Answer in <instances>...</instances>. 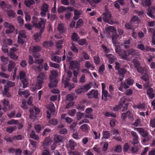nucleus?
Listing matches in <instances>:
<instances>
[{
  "label": "nucleus",
  "mask_w": 155,
  "mask_h": 155,
  "mask_svg": "<svg viewBox=\"0 0 155 155\" xmlns=\"http://www.w3.org/2000/svg\"><path fill=\"white\" fill-rule=\"evenodd\" d=\"M51 73L49 77L50 83L48 84L49 86L51 88L56 87L58 82V81L56 78L58 76V72L56 71L52 70Z\"/></svg>",
  "instance_id": "nucleus-1"
},
{
  "label": "nucleus",
  "mask_w": 155,
  "mask_h": 155,
  "mask_svg": "<svg viewBox=\"0 0 155 155\" xmlns=\"http://www.w3.org/2000/svg\"><path fill=\"white\" fill-rule=\"evenodd\" d=\"M103 21L105 23H108L109 24L112 25L114 23V21L112 19L110 12L107 10L103 14Z\"/></svg>",
  "instance_id": "nucleus-2"
},
{
  "label": "nucleus",
  "mask_w": 155,
  "mask_h": 155,
  "mask_svg": "<svg viewBox=\"0 0 155 155\" xmlns=\"http://www.w3.org/2000/svg\"><path fill=\"white\" fill-rule=\"evenodd\" d=\"M47 108L48 110L47 111V117L48 119L51 117V115H54V113L55 111V109L54 104L52 103L50 104L47 106Z\"/></svg>",
  "instance_id": "nucleus-3"
},
{
  "label": "nucleus",
  "mask_w": 155,
  "mask_h": 155,
  "mask_svg": "<svg viewBox=\"0 0 155 155\" xmlns=\"http://www.w3.org/2000/svg\"><path fill=\"white\" fill-rule=\"evenodd\" d=\"M20 79L21 83L23 84V88L26 87L28 83L27 79L26 78L25 74L24 71H21L20 72Z\"/></svg>",
  "instance_id": "nucleus-4"
},
{
  "label": "nucleus",
  "mask_w": 155,
  "mask_h": 155,
  "mask_svg": "<svg viewBox=\"0 0 155 155\" xmlns=\"http://www.w3.org/2000/svg\"><path fill=\"white\" fill-rule=\"evenodd\" d=\"M70 66L69 69L72 70L77 69L79 71L80 68V62L77 61H72L70 62Z\"/></svg>",
  "instance_id": "nucleus-5"
},
{
  "label": "nucleus",
  "mask_w": 155,
  "mask_h": 155,
  "mask_svg": "<svg viewBox=\"0 0 155 155\" xmlns=\"http://www.w3.org/2000/svg\"><path fill=\"white\" fill-rule=\"evenodd\" d=\"M45 26H44L40 29L39 32L35 33L34 35V38L37 42H39L41 38V35L44 31Z\"/></svg>",
  "instance_id": "nucleus-6"
},
{
  "label": "nucleus",
  "mask_w": 155,
  "mask_h": 155,
  "mask_svg": "<svg viewBox=\"0 0 155 155\" xmlns=\"http://www.w3.org/2000/svg\"><path fill=\"white\" fill-rule=\"evenodd\" d=\"M17 50V49L15 48H13L10 49L8 55L12 59L15 60L18 59V56L15 54V52Z\"/></svg>",
  "instance_id": "nucleus-7"
},
{
  "label": "nucleus",
  "mask_w": 155,
  "mask_h": 155,
  "mask_svg": "<svg viewBox=\"0 0 155 155\" xmlns=\"http://www.w3.org/2000/svg\"><path fill=\"white\" fill-rule=\"evenodd\" d=\"M89 98H92L94 97L95 98H98V92L97 90H93L90 91L87 94Z\"/></svg>",
  "instance_id": "nucleus-8"
},
{
  "label": "nucleus",
  "mask_w": 155,
  "mask_h": 155,
  "mask_svg": "<svg viewBox=\"0 0 155 155\" xmlns=\"http://www.w3.org/2000/svg\"><path fill=\"white\" fill-rule=\"evenodd\" d=\"M40 19V21H39L36 24H35V25L34 26L38 29H41L44 25L45 26V24L46 21L45 19L41 18Z\"/></svg>",
  "instance_id": "nucleus-9"
},
{
  "label": "nucleus",
  "mask_w": 155,
  "mask_h": 155,
  "mask_svg": "<svg viewBox=\"0 0 155 155\" xmlns=\"http://www.w3.org/2000/svg\"><path fill=\"white\" fill-rule=\"evenodd\" d=\"M131 134L133 137V140L131 142V143L135 145L138 143V137L137 133L134 131H132L131 132Z\"/></svg>",
  "instance_id": "nucleus-10"
},
{
  "label": "nucleus",
  "mask_w": 155,
  "mask_h": 155,
  "mask_svg": "<svg viewBox=\"0 0 155 155\" xmlns=\"http://www.w3.org/2000/svg\"><path fill=\"white\" fill-rule=\"evenodd\" d=\"M121 115V117L122 120H124L127 117H128L130 120H133V117L131 115V113L129 111H127L126 113H122Z\"/></svg>",
  "instance_id": "nucleus-11"
},
{
  "label": "nucleus",
  "mask_w": 155,
  "mask_h": 155,
  "mask_svg": "<svg viewBox=\"0 0 155 155\" xmlns=\"http://www.w3.org/2000/svg\"><path fill=\"white\" fill-rule=\"evenodd\" d=\"M155 11V8L154 7H151L149 8L148 9L147 15L152 18H154L155 16L153 15Z\"/></svg>",
  "instance_id": "nucleus-12"
},
{
  "label": "nucleus",
  "mask_w": 155,
  "mask_h": 155,
  "mask_svg": "<svg viewBox=\"0 0 155 155\" xmlns=\"http://www.w3.org/2000/svg\"><path fill=\"white\" fill-rule=\"evenodd\" d=\"M106 33L107 34H109L110 32L112 33L113 34L116 32L115 28L113 26H109L107 27L105 29Z\"/></svg>",
  "instance_id": "nucleus-13"
},
{
  "label": "nucleus",
  "mask_w": 155,
  "mask_h": 155,
  "mask_svg": "<svg viewBox=\"0 0 155 155\" xmlns=\"http://www.w3.org/2000/svg\"><path fill=\"white\" fill-rule=\"evenodd\" d=\"M128 55H133L140 56V55L139 52L137 50H134L133 49H130L128 51Z\"/></svg>",
  "instance_id": "nucleus-14"
},
{
  "label": "nucleus",
  "mask_w": 155,
  "mask_h": 155,
  "mask_svg": "<svg viewBox=\"0 0 155 155\" xmlns=\"http://www.w3.org/2000/svg\"><path fill=\"white\" fill-rule=\"evenodd\" d=\"M147 93L149 97L151 99H153L155 97L153 89L152 88H148L147 91Z\"/></svg>",
  "instance_id": "nucleus-15"
},
{
  "label": "nucleus",
  "mask_w": 155,
  "mask_h": 155,
  "mask_svg": "<svg viewBox=\"0 0 155 155\" xmlns=\"http://www.w3.org/2000/svg\"><path fill=\"white\" fill-rule=\"evenodd\" d=\"M57 29L60 33L61 34L65 32L66 30L64 27L63 24L61 23L58 24Z\"/></svg>",
  "instance_id": "nucleus-16"
},
{
  "label": "nucleus",
  "mask_w": 155,
  "mask_h": 155,
  "mask_svg": "<svg viewBox=\"0 0 155 155\" xmlns=\"http://www.w3.org/2000/svg\"><path fill=\"white\" fill-rule=\"evenodd\" d=\"M131 43V39H129L128 40H125L123 41V43L121 44V46H124L126 49L129 48H130V45Z\"/></svg>",
  "instance_id": "nucleus-17"
},
{
  "label": "nucleus",
  "mask_w": 155,
  "mask_h": 155,
  "mask_svg": "<svg viewBox=\"0 0 155 155\" xmlns=\"http://www.w3.org/2000/svg\"><path fill=\"white\" fill-rule=\"evenodd\" d=\"M77 145V143L72 139L70 140L68 142L67 146L71 149L73 150Z\"/></svg>",
  "instance_id": "nucleus-18"
},
{
  "label": "nucleus",
  "mask_w": 155,
  "mask_h": 155,
  "mask_svg": "<svg viewBox=\"0 0 155 155\" xmlns=\"http://www.w3.org/2000/svg\"><path fill=\"white\" fill-rule=\"evenodd\" d=\"M119 35L117 34V32L112 34L111 35V38L113 43L115 45L117 43V40L119 37Z\"/></svg>",
  "instance_id": "nucleus-19"
},
{
  "label": "nucleus",
  "mask_w": 155,
  "mask_h": 155,
  "mask_svg": "<svg viewBox=\"0 0 155 155\" xmlns=\"http://www.w3.org/2000/svg\"><path fill=\"white\" fill-rule=\"evenodd\" d=\"M9 63L8 66V71H12L13 68L15 67V63L12 61H10Z\"/></svg>",
  "instance_id": "nucleus-20"
},
{
  "label": "nucleus",
  "mask_w": 155,
  "mask_h": 155,
  "mask_svg": "<svg viewBox=\"0 0 155 155\" xmlns=\"http://www.w3.org/2000/svg\"><path fill=\"white\" fill-rule=\"evenodd\" d=\"M70 80L69 78H65L63 77L62 79V82L64 85V87H66L69 86L70 83L69 81Z\"/></svg>",
  "instance_id": "nucleus-21"
},
{
  "label": "nucleus",
  "mask_w": 155,
  "mask_h": 155,
  "mask_svg": "<svg viewBox=\"0 0 155 155\" xmlns=\"http://www.w3.org/2000/svg\"><path fill=\"white\" fill-rule=\"evenodd\" d=\"M118 74L120 77L122 78L121 79L120 78V81L123 79L124 76V74L126 73L127 70L123 68H120L118 70Z\"/></svg>",
  "instance_id": "nucleus-22"
},
{
  "label": "nucleus",
  "mask_w": 155,
  "mask_h": 155,
  "mask_svg": "<svg viewBox=\"0 0 155 155\" xmlns=\"http://www.w3.org/2000/svg\"><path fill=\"white\" fill-rule=\"evenodd\" d=\"M118 54L123 59H127L128 56L126 51L124 50H121Z\"/></svg>",
  "instance_id": "nucleus-23"
},
{
  "label": "nucleus",
  "mask_w": 155,
  "mask_h": 155,
  "mask_svg": "<svg viewBox=\"0 0 155 155\" xmlns=\"http://www.w3.org/2000/svg\"><path fill=\"white\" fill-rule=\"evenodd\" d=\"M7 14L9 18H13L15 17L16 14L12 10H7Z\"/></svg>",
  "instance_id": "nucleus-24"
},
{
  "label": "nucleus",
  "mask_w": 155,
  "mask_h": 155,
  "mask_svg": "<svg viewBox=\"0 0 155 155\" xmlns=\"http://www.w3.org/2000/svg\"><path fill=\"white\" fill-rule=\"evenodd\" d=\"M102 96L101 97V99L103 100L104 99V97H105V98L104 99V101H106L107 100V96L110 97V94H108L107 91L104 90H102Z\"/></svg>",
  "instance_id": "nucleus-25"
},
{
  "label": "nucleus",
  "mask_w": 155,
  "mask_h": 155,
  "mask_svg": "<svg viewBox=\"0 0 155 155\" xmlns=\"http://www.w3.org/2000/svg\"><path fill=\"white\" fill-rule=\"evenodd\" d=\"M138 130L140 133L141 135L143 137H145L148 135L147 132L145 130L142 128H138Z\"/></svg>",
  "instance_id": "nucleus-26"
},
{
  "label": "nucleus",
  "mask_w": 155,
  "mask_h": 155,
  "mask_svg": "<svg viewBox=\"0 0 155 155\" xmlns=\"http://www.w3.org/2000/svg\"><path fill=\"white\" fill-rule=\"evenodd\" d=\"M54 140L56 143L61 142L63 141V138L60 135H55L54 136Z\"/></svg>",
  "instance_id": "nucleus-27"
},
{
  "label": "nucleus",
  "mask_w": 155,
  "mask_h": 155,
  "mask_svg": "<svg viewBox=\"0 0 155 155\" xmlns=\"http://www.w3.org/2000/svg\"><path fill=\"white\" fill-rule=\"evenodd\" d=\"M51 143V138L49 137H47L45 139L44 142L43 143V145L44 147H45Z\"/></svg>",
  "instance_id": "nucleus-28"
},
{
  "label": "nucleus",
  "mask_w": 155,
  "mask_h": 155,
  "mask_svg": "<svg viewBox=\"0 0 155 155\" xmlns=\"http://www.w3.org/2000/svg\"><path fill=\"white\" fill-rule=\"evenodd\" d=\"M46 73L45 72L40 73L37 77V79H40V80H43L46 78Z\"/></svg>",
  "instance_id": "nucleus-29"
},
{
  "label": "nucleus",
  "mask_w": 155,
  "mask_h": 155,
  "mask_svg": "<svg viewBox=\"0 0 155 155\" xmlns=\"http://www.w3.org/2000/svg\"><path fill=\"white\" fill-rule=\"evenodd\" d=\"M54 44L51 41H45L43 43V45L45 48H48L49 46L52 47L53 45Z\"/></svg>",
  "instance_id": "nucleus-30"
},
{
  "label": "nucleus",
  "mask_w": 155,
  "mask_h": 155,
  "mask_svg": "<svg viewBox=\"0 0 155 155\" xmlns=\"http://www.w3.org/2000/svg\"><path fill=\"white\" fill-rule=\"evenodd\" d=\"M4 44L6 46L10 45L13 43L12 41L10 38H6L3 41Z\"/></svg>",
  "instance_id": "nucleus-31"
},
{
  "label": "nucleus",
  "mask_w": 155,
  "mask_h": 155,
  "mask_svg": "<svg viewBox=\"0 0 155 155\" xmlns=\"http://www.w3.org/2000/svg\"><path fill=\"white\" fill-rule=\"evenodd\" d=\"M24 3L26 6L30 7L31 5L34 4L35 2L34 0H25Z\"/></svg>",
  "instance_id": "nucleus-32"
},
{
  "label": "nucleus",
  "mask_w": 155,
  "mask_h": 155,
  "mask_svg": "<svg viewBox=\"0 0 155 155\" xmlns=\"http://www.w3.org/2000/svg\"><path fill=\"white\" fill-rule=\"evenodd\" d=\"M106 57L108 58L109 63L110 64L114 63L115 60L116 59V57L113 56L111 54H106Z\"/></svg>",
  "instance_id": "nucleus-33"
},
{
  "label": "nucleus",
  "mask_w": 155,
  "mask_h": 155,
  "mask_svg": "<svg viewBox=\"0 0 155 155\" xmlns=\"http://www.w3.org/2000/svg\"><path fill=\"white\" fill-rule=\"evenodd\" d=\"M43 81L42 80H40V79H37L36 83V89H41L42 86V83Z\"/></svg>",
  "instance_id": "nucleus-34"
},
{
  "label": "nucleus",
  "mask_w": 155,
  "mask_h": 155,
  "mask_svg": "<svg viewBox=\"0 0 155 155\" xmlns=\"http://www.w3.org/2000/svg\"><path fill=\"white\" fill-rule=\"evenodd\" d=\"M133 62L136 69L141 66L140 62L136 58L133 60Z\"/></svg>",
  "instance_id": "nucleus-35"
},
{
  "label": "nucleus",
  "mask_w": 155,
  "mask_h": 155,
  "mask_svg": "<svg viewBox=\"0 0 155 155\" xmlns=\"http://www.w3.org/2000/svg\"><path fill=\"white\" fill-rule=\"evenodd\" d=\"M151 4L150 0H143L142 5L143 6H150Z\"/></svg>",
  "instance_id": "nucleus-36"
},
{
  "label": "nucleus",
  "mask_w": 155,
  "mask_h": 155,
  "mask_svg": "<svg viewBox=\"0 0 155 155\" xmlns=\"http://www.w3.org/2000/svg\"><path fill=\"white\" fill-rule=\"evenodd\" d=\"M77 123L76 122H73L69 127L71 131L74 132L76 130V125Z\"/></svg>",
  "instance_id": "nucleus-37"
},
{
  "label": "nucleus",
  "mask_w": 155,
  "mask_h": 155,
  "mask_svg": "<svg viewBox=\"0 0 155 155\" xmlns=\"http://www.w3.org/2000/svg\"><path fill=\"white\" fill-rule=\"evenodd\" d=\"M18 94L20 96L24 95L26 97H27L29 95L28 91H21L19 90L18 91Z\"/></svg>",
  "instance_id": "nucleus-38"
},
{
  "label": "nucleus",
  "mask_w": 155,
  "mask_h": 155,
  "mask_svg": "<svg viewBox=\"0 0 155 155\" xmlns=\"http://www.w3.org/2000/svg\"><path fill=\"white\" fill-rule=\"evenodd\" d=\"M49 5L46 3H44L41 7V10L42 11L47 12L48 11Z\"/></svg>",
  "instance_id": "nucleus-39"
},
{
  "label": "nucleus",
  "mask_w": 155,
  "mask_h": 155,
  "mask_svg": "<svg viewBox=\"0 0 155 155\" xmlns=\"http://www.w3.org/2000/svg\"><path fill=\"white\" fill-rule=\"evenodd\" d=\"M80 38L78 34L76 33H73L71 36L72 39L74 41H78Z\"/></svg>",
  "instance_id": "nucleus-40"
},
{
  "label": "nucleus",
  "mask_w": 155,
  "mask_h": 155,
  "mask_svg": "<svg viewBox=\"0 0 155 155\" xmlns=\"http://www.w3.org/2000/svg\"><path fill=\"white\" fill-rule=\"evenodd\" d=\"M84 89L82 87H80L76 89L75 91L77 94H80L82 93H84Z\"/></svg>",
  "instance_id": "nucleus-41"
},
{
  "label": "nucleus",
  "mask_w": 155,
  "mask_h": 155,
  "mask_svg": "<svg viewBox=\"0 0 155 155\" xmlns=\"http://www.w3.org/2000/svg\"><path fill=\"white\" fill-rule=\"evenodd\" d=\"M51 59L53 61L59 63L61 60V58L59 56H54L51 57Z\"/></svg>",
  "instance_id": "nucleus-42"
},
{
  "label": "nucleus",
  "mask_w": 155,
  "mask_h": 155,
  "mask_svg": "<svg viewBox=\"0 0 155 155\" xmlns=\"http://www.w3.org/2000/svg\"><path fill=\"white\" fill-rule=\"evenodd\" d=\"M5 30V32L6 34H10L13 32L15 30V27L13 26H11L10 27Z\"/></svg>",
  "instance_id": "nucleus-43"
},
{
  "label": "nucleus",
  "mask_w": 155,
  "mask_h": 155,
  "mask_svg": "<svg viewBox=\"0 0 155 155\" xmlns=\"http://www.w3.org/2000/svg\"><path fill=\"white\" fill-rule=\"evenodd\" d=\"M31 68L32 70L35 71L36 72H39L41 70L39 65L36 66L35 65H33L32 66Z\"/></svg>",
  "instance_id": "nucleus-44"
},
{
  "label": "nucleus",
  "mask_w": 155,
  "mask_h": 155,
  "mask_svg": "<svg viewBox=\"0 0 155 155\" xmlns=\"http://www.w3.org/2000/svg\"><path fill=\"white\" fill-rule=\"evenodd\" d=\"M9 90V88H8L7 86H5L4 89V92H3V94L7 96L8 97H9L11 96L10 94L8 93V91Z\"/></svg>",
  "instance_id": "nucleus-45"
},
{
  "label": "nucleus",
  "mask_w": 155,
  "mask_h": 155,
  "mask_svg": "<svg viewBox=\"0 0 155 155\" xmlns=\"http://www.w3.org/2000/svg\"><path fill=\"white\" fill-rule=\"evenodd\" d=\"M74 55L71 51H69L68 52V55L67 56L66 60L69 61L73 58Z\"/></svg>",
  "instance_id": "nucleus-46"
},
{
  "label": "nucleus",
  "mask_w": 155,
  "mask_h": 155,
  "mask_svg": "<svg viewBox=\"0 0 155 155\" xmlns=\"http://www.w3.org/2000/svg\"><path fill=\"white\" fill-rule=\"evenodd\" d=\"M41 50L40 47L38 45L34 46L33 47V49L32 51L33 54L36 53H38Z\"/></svg>",
  "instance_id": "nucleus-47"
},
{
  "label": "nucleus",
  "mask_w": 155,
  "mask_h": 155,
  "mask_svg": "<svg viewBox=\"0 0 155 155\" xmlns=\"http://www.w3.org/2000/svg\"><path fill=\"white\" fill-rule=\"evenodd\" d=\"M103 138L105 139H108L110 137V133L108 131H103Z\"/></svg>",
  "instance_id": "nucleus-48"
},
{
  "label": "nucleus",
  "mask_w": 155,
  "mask_h": 155,
  "mask_svg": "<svg viewBox=\"0 0 155 155\" xmlns=\"http://www.w3.org/2000/svg\"><path fill=\"white\" fill-rule=\"evenodd\" d=\"M63 42V41L62 40H59L56 42V47L59 49H61L62 48L61 45Z\"/></svg>",
  "instance_id": "nucleus-49"
},
{
  "label": "nucleus",
  "mask_w": 155,
  "mask_h": 155,
  "mask_svg": "<svg viewBox=\"0 0 155 155\" xmlns=\"http://www.w3.org/2000/svg\"><path fill=\"white\" fill-rule=\"evenodd\" d=\"M19 24L20 26H22L24 24V20L21 16H18L17 18Z\"/></svg>",
  "instance_id": "nucleus-50"
},
{
  "label": "nucleus",
  "mask_w": 155,
  "mask_h": 155,
  "mask_svg": "<svg viewBox=\"0 0 155 155\" xmlns=\"http://www.w3.org/2000/svg\"><path fill=\"white\" fill-rule=\"evenodd\" d=\"M31 137L36 140H38L39 139L38 136L35 134L34 131H32L30 134Z\"/></svg>",
  "instance_id": "nucleus-51"
},
{
  "label": "nucleus",
  "mask_w": 155,
  "mask_h": 155,
  "mask_svg": "<svg viewBox=\"0 0 155 155\" xmlns=\"http://www.w3.org/2000/svg\"><path fill=\"white\" fill-rule=\"evenodd\" d=\"M83 25V21L82 19H79L77 23L76 28H79L82 26Z\"/></svg>",
  "instance_id": "nucleus-52"
},
{
  "label": "nucleus",
  "mask_w": 155,
  "mask_h": 155,
  "mask_svg": "<svg viewBox=\"0 0 155 155\" xmlns=\"http://www.w3.org/2000/svg\"><path fill=\"white\" fill-rule=\"evenodd\" d=\"M123 104H122L121 103H120L114 107L113 110L115 111H117L118 110L120 109L121 108Z\"/></svg>",
  "instance_id": "nucleus-53"
},
{
  "label": "nucleus",
  "mask_w": 155,
  "mask_h": 155,
  "mask_svg": "<svg viewBox=\"0 0 155 155\" xmlns=\"http://www.w3.org/2000/svg\"><path fill=\"white\" fill-rule=\"evenodd\" d=\"M72 46L71 47V49L73 52L78 53V50L76 48L74 44L73 43H71Z\"/></svg>",
  "instance_id": "nucleus-54"
},
{
  "label": "nucleus",
  "mask_w": 155,
  "mask_h": 155,
  "mask_svg": "<svg viewBox=\"0 0 155 155\" xmlns=\"http://www.w3.org/2000/svg\"><path fill=\"white\" fill-rule=\"evenodd\" d=\"M58 121L56 119H52L49 121V123L50 124L54 125H56L58 124Z\"/></svg>",
  "instance_id": "nucleus-55"
},
{
  "label": "nucleus",
  "mask_w": 155,
  "mask_h": 155,
  "mask_svg": "<svg viewBox=\"0 0 155 155\" xmlns=\"http://www.w3.org/2000/svg\"><path fill=\"white\" fill-rule=\"evenodd\" d=\"M136 69L139 73L141 74H143L144 73V71H145V68L141 66Z\"/></svg>",
  "instance_id": "nucleus-56"
},
{
  "label": "nucleus",
  "mask_w": 155,
  "mask_h": 155,
  "mask_svg": "<svg viewBox=\"0 0 155 155\" xmlns=\"http://www.w3.org/2000/svg\"><path fill=\"white\" fill-rule=\"evenodd\" d=\"M115 50L116 52L118 54L122 50L121 47L119 45H115Z\"/></svg>",
  "instance_id": "nucleus-57"
},
{
  "label": "nucleus",
  "mask_w": 155,
  "mask_h": 155,
  "mask_svg": "<svg viewBox=\"0 0 155 155\" xmlns=\"http://www.w3.org/2000/svg\"><path fill=\"white\" fill-rule=\"evenodd\" d=\"M94 62L96 64H99L100 62V58L98 55H96L94 57Z\"/></svg>",
  "instance_id": "nucleus-58"
},
{
  "label": "nucleus",
  "mask_w": 155,
  "mask_h": 155,
  "mask_svg": "<svg viewBox=\"0 0 155 155\" xmlns=\"http://www.w3.org/2000/svg\"><path fill=\"white\" fill-rule=\"evenodd\" d=\"M25 34V32L23 30H21L19 32V35L18 36V38H25L26 36Z\"/></svg>",
  "instance_id": "nucleus-59"
},
{
  "label": "nucleus",
  "mask_w": 155,
  "mask_h": 155,
  "mask_svg": "<svg viewBox=\"0 0 155 155\" xmlns=\"http://www.w3.org/2000/svg\"><path fill=\"white\" fill-rule=\"evenodd\" d=\"M78 41L79 45L81 46L84 45L86 42V40L85 38L81 39Z\"/></svg>",
  "instance_id": "nucleus-60"
},
{
  "label": "nucleus",
  "mask_w": 155,
  "mask_h": 155,
  "mask_svg": "<svg viewBox=\"0 0 155 155\" xmlns=\"http://www.w3.org/2000/svg\"><path fill=\"white\" fill-rule=\"evenodd\" d=\"M84 116V114L83 113L78 112L77 114V120H79Z\"/></svg>",
  "instance_id": "nucleus-61"
},
{
  "label": "nucleus",
  "mask_w": 155,
  "mask_h": 155,
  "mask_svg": "<svg viewBox=\"0 0 155 155\" xmlns=\"http://www.w3.org/2000/svg\"><path fill=\"white\" fill-rule=\"evenodd\" d=\"M137 107L139 109H144L146 107V106L144 103H143L141 104H138Z\"/></svg>",
  "instance_id": "nucleus-62"
},
{
  "label": "nucleus",
  "mask_w": 155,
  "mask_h": 155,
  "mask_svg": "<svg viewBox=\"0 0 155 155\" xmlns=\"http://www.w3.org/2000/svg\"><path fill=\"white\" fill-rule=\"evenodd\" d=\"M66 10H67V8L63 6H60L58 9V12L59 13L63 12Z\"/></svg>",
  "instance_id": "nucleus-63"
},
{
  "label": "nucleus",
  "mask_w": 155,
  "mask_h": 155,
  "mask_svg": "<svg viewBox=\"0 0 155 155\" xmlns=\"http://www.w3.org/2000/svg\"><path fill=\"white\" fill-rule=\"evenodd\" d=\"M70 155H80L81 153L77 151H71L69 152Z\"/></svg>",
  "instance_id": "nucleus-64"
}]
</instances>
